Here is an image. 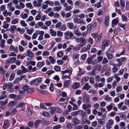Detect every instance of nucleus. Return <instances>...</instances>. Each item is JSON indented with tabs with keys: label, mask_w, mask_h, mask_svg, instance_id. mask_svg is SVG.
I'll return each instance as SVG.
<instances>
[{
	"label": "nucleus",
	"mask_w": 129,
	"mask_h": 129,
	"mask_svg": "<svg viewBox=\"0 0 129 129\" xmlns=\"http://www.w3.org/2000/svg\"><path fill=\"white\" fill-rule=\"evenodd\" d=\"M75 41L77 42H81L79 44V46L82 47L86 44L87 42L86 40L84 38L80 37L79 38H76Z\"/></svg>",
	"instance_id": "nucleus-1"
},
{
	"label": "nucleus",
	"mask_w": 129,
	"mask_h": 129,
	"mask_svg": "<svg viewBox=\"0 0 129 129\" xmlns=\"http://www.w3.org/2000/svg\"><path fill=\"white\" fill-rule=\"evenodd\" d=\"M64 35L65 36V39L67 40L73 39L76 38V37L74 36L73 33L70 31H66L64 33Z\"/></svg>",
	"instance_id": "nucleus-2"
},
{
	"label": "nucleus",
	"mask_w": 129,
	"mask_h": 129,
	"mask_svg": "<svg viewBox=\"0 0 129 129\" xmlns=\"http://www.w3.org/2000/svg\"><path fill=\"white\" fill-rule=\"evenodd\" d=\"M109 41L107 40H103L102 42L101 48L102 50L103 51L105 49L106 47H107L109 45Z\"/></svg>",
	"instance_id": "nucleus-3"
},
{
	"label": "nucleus",
	"mask_w": 129,
	"mask_h": 129,
	"mask_svg": "<svg viewBox=\"0 0 129 129\" xmlns=\"http://www.w3.org/2000/svg\"><path fill=\"white\" fill-rule=\"evenodd\" d=\"M41 81V78H39L37 79L31 81L30 82L29 84L30 85H37L38 84V83H40Z\"/></svg>",
	"instance_id": "nucleus-4"
},
{
	"label": "nucleus",
	"mask_w": 129,
	"mask_h": 129,
	"mask_svg": "<svg viewBox=\"0 0 129 129\" xmlns=\"http://www.w3.org/2000/svg\"><path fill=\"white\" fill-rule=\"evenodd\" d=\"M24 54L25 55L28 56L30 58L29 59L27 58L28 59H31L34 56V53L29 49L27 50L26 51V52L24 53Z\"/></svg>",
	"instance_id": "nucleus-5"
},
{
	"label": "nucleus",
	"mask_w": 129,
	"mask_h": 129,
	"mask_svg": "<svg viewBox=\"0 0 129 129\" xmlns=\"http://www.w3.org/2000/svg\"><path fill=\"white\" fill-rule=\"evenodd\" d=\"M83 101L85 103H89L90 102L89 96L86 93H84L83 96Z\"/></svg>",
	"instance_id": "nucleus-6"
},
{
	"label": "nucleus",
	"mask_w": 129,
	"mask_h": 129,
	"mask_svg": "<svg viewBox=\"0 0 129 129\" xmlns=\"http://www.w3.org/2000/svg\"><path fill=\"white\" fill-rule=\"evenodd\" d=\"M10 125L9 121L8 120L5 119L4 120V122L3 126L4 129H7L9 127Z\"/></svg>",
	"instance_id": "nucleus-7"
},
{
	"label": "nucleus",
	"mask_w": 129,
	"mask_h": 129,
	"mask_svg": "<svg viewBox=\"0 0 129 129\" xmlns=\"http://www.w3.org/2000/svg\"><path fill=\"white\" fill-rule=\"evenodd\" d=\"M63 5L65 7V11H70L73 8V6H68V4L66 2L64 3Z\"/></svg>",
	"instance_id": "nucleus-8"
},
{
	"label": "nucleus",
	"mask_w": 129,
	"mask_h": 129,
	"mask_svg": "<svg viewBox=\"0 0 129 129\" xmlns=\"http://www.w3.org/2000/svg\"><path fill=\"white\" fill-rule=\"evenodd\" d=\"M67 25L70 29H75L76 28L77 26L76 25H74L72 22H68L67 23Z\"/></svg>",
	"instance_id": "nucleus-9"
},
{
	"label": "nucleus",
	"mask_w": 129,
	"mask_h": 129,
	"mask_svg": "<svg viewBox=\"0 0 129 129\" xmlns=\"http://www.w3.org/2000/svg\"><path fill=\"white\" fill-rule=\"evenodd\" d=\"M7 8L11 11L13 12L15 10V8L14 7L12 6V4L11 2L8 3L7 4Z\"/></svg>",
	"instance_id": "nucleus-10"
},
{
	"label": "nucleus",
	"mask_w": 129,
	"mask_h": 129,
	"mask_svg": "<svg viewBox=\"0 0 129 129\" xmlns=\"http://www.w3.org/2000/svg\"><path fill=\"white\" fill-rule=\"evenodd\" d=\"M72 120L74 125L75 126L77 125L80 122V120L78 119L75 117H73L72 119Z\"/></svg>",
	"instance_id": "nucleus-11"
},
{
	"label": "nucleus",
	"mask_w": 129,
	"mask_h": 129,
	"mask_svg": "<svg viewBox=\"0 0 129 129\" xmlns=\"http://www.w3.org/2000/svg\"><path fill=\"white\" fill-rule=\"evenodd\" d=\"M5 84L7 85V88L9 89V91H12L13 90V88L12 87L13 85L12 83L10 82L8 84L5 83Z\"/></svg>",
	"instance_id": "nucleus-12"
},
{
	"label": "nucleus",
	"mask_w": 129,
	"mask_h": 129,
	"mask_svg": "<svg viewBox=\"0 0 129 129\" xmlns=\"http://www.w3.org/2000/svg\"><path fill=\"white\" fill-rule=\"evenodd\" d=\"M72 69L71 68L68 69H66L64 71H62L61 72L63 75L66 73H69V75H71L72 73Z\"/></svg>",
	"instance_id": "nucleus-13"
},
{
	"label": "nucleus",
	"mask_w": 129,
	"mask_h": 129,
	"mask_svg": "<svg viewBox=\"0 0 129 129\" xmlns=\"http://www.w3.org/2000/svg\"><path fill=\"white\" fill-rule=\"evenodd\" d=\"M79 83L76 82L74 83L72 86V87L73 89H76L78 88L80 86Z\"/></svg>",
	"instance_id": "nucleus-14"
},
{
	"label": "nucleus",
	"mask_w": 129,
	"mask_h": 129,
	"mask_svg": "<svg viewBox=\"0 0 129 129\" xmlns=\"http://www.w3.org/2000/svg\"><path fill=\"white\" fill-rule=\"evenodd\" d=\"M109 16H106L105 19V24L106 26H108L109 24Z\"/></svg>",
	"instance_id": "nucleus-15"
},
{
	"label": "nucleus",
	"mask_w": 129,
	"mask_h": 129,
	"mask_svg": "<svg viewBox=\"0 0 129 129\" xmlns=\"http://www.w3.org/2000/svg\"><path fill=\"white\" fill-rule=\"evenodd\" d=\"M16 60V58L15 57H12L9 60H7L6 61H8L9 63L10 64V63L12 64L15 62Z\"/></svg>",
	"instance_id": "nucleus-16"
},
{
	"label": "nucleus",
	"mask_w": 129,
	"mask_h": 129,
	"mask_svg": "<svg viewBox=\"0 0 129 129\" xmlns=\"http://www.w3.org/2000/svg\"><path fill=\"white\" fill-rule=\"evenodd\" d=\"M72 17L74 22L75 23L78 22L79 19L78 15H73Z\"/></svg>",
	"instance_id": "nucleus-17"
},
{
	"label": "nucleus",
	"mask_w": 129,
	"mask_h": 129,
	"mask_svg": "<svg viewBox=\"0 0 129 129\" xmlns=\"http://www.w3.org/2000/svg\"><path fill=\"white\" fill-rule=\"evenodd\" d=\"M11 12H8L7 10H5L3 12V14L5 17H6L7 16H11Z\"/></svg>",
	"instance_id": "nucleus-18"
},
{
	"label": "nucleus",
	"mask_w": 129,
	"mask_h": 129,
	"mask_svg": "<svg viewBox=\"0 0 129 129\" xmlns=\"http://www.w3.org/2000/svg\"><path fill=\"white\" fill-rule=\"evenodd\" d=\"M91 87L89 85L88 83H86L82 87L83 89H85L88 90Z\"/></svg>",
	"instance_id": "nucleus-19"
},
{
	"label": "nucleus",
	"mask_w": 129,
	"mask_h": 129,
	"mask_svg": "<svg viewBox=\"0 0 129 129\" xmlns=\"http://www.w3.org/2000/svg\"><path fill=\"white\" fill-rule=\"evenodd\" d=\"M8 99H7L5 100V101H0V105L2 106H4L6 105L8 102Z\"/></svg>",
	"instance_id": "nucleus-20"
},
{
	"label": "nucleus",
	"mask_w": 129,
	"mask_h": 129,
	"mask_svg": "<svg viewBox=\"0 0 129 129\" xmlns=\"http://www.w3.org/2000/svg\"><path fill=\"white\" fill-rule=\"evenodd\" d=\"M118 20L117 18L113 20L112 22V27H113L114 25H117L118 24Z\"/></svg>",
	"instance_id": "nucleus-21"
},
{
	"label": "nucleus",
	"mask_w": 129,
	"mask_h": 129,
	"mask_svg": "<svg viewBox=\"0 0 129 129\" xmlns=\"http://www.w3.org/2000/svg\"><path fill=\"white\" fill-rule=\"evenodd\" d=\"M103 37V35L102 33H100L97 36V39L96 41V42L97 43H99L101 40V38Z\"/></svg>",
	"instance_id": "nucleus-22"
},
{
	"label": "nucleus",
	"mask_w": 129,
	"mask_h": 129,
	"mask_svg": "<svg viewBox=\"0 0 129 129\" xmlns=\"http://www.w3.org/2000/svg\"><path fill=\"white\" fill-rule=\"evenodd\" d=\"M45 63L44 61L42 62H39L37 63V66L38 67L41 68L45 65Z\"/></svg>",
	"instance_id": "nucleus-23"
},
{
	"label": "nucleus",
	"mask_w": 129,
	"mask_h": 129,
	"mask_svg": "<svg viewBox=\"0 0 129 129\" xmlns=\"http://www.w3.org/2000/svg\"><path fill=\"white\" fill-rule=\"evenodd\" d=\"M26 114L28 116H30L32 115V111L29 107H28L26 111Z\"/></svg>",
	"instance_id": "nucleus-24"
},
{
	"label": "nucleus",
	"mask_w": 129,
	"mask_h": 129,
	"mask_svg": "<svg viewBox=\"0 0 129 129\" xmlns=\"http://www.w3.org/2000/svg\"><path fill=\"white\" fill-rule=\"evenodd\" d=\"M14 102L13 101H12L9 102L7 105V106L8 107V108L10 109H12L14 106Z\"/></svg>",
	"instance_id": "nucleus-25"
},
{
	"label": "nucleus",
	"mask_w": 129,
	"mask_h": 129,
	"mask_svg": "<svg viewBox=\"0 0 129 129\" xmlns=\"http://www.w3.org/2000/svg\"><path fill=\"white\" fill-rule=\"evenodd\" d=\"M62 7L60 6H58L55 7H54L53 10L54 11L58 12L61 9Z\"/></svg>",
	"instance_id": "nucleus-26"
},
{
	"label": "nucleus",
	"mask_w": 129,
	"mask_h": 129,
	"mask_svg": "<svg viewBox=\"0 0 129 129\" xmlns=\"http://www.w3.org/2000/svg\"><path fill=\"white\" fill-rule=\"evenodd\" d=\"M106 55L109 60L112 59L113 57V55L110 53L106 52Z\"/></svg>",
	"instance_id": "nucleus-27"
},
{
	"label": "nucleus",
	"mask_w": 129,
	"mask_h": 129,
	"mask_svg": "<svg viewBox=\"0 0 129 129\" xmlns=\"http://www.w3.org/2000/svg\"><path fill=\"white\" fill-rule=\"evenodd\" d=\"M5 42V40L4 39L1 40L0 41V46L2 48L4 47Z\"/></svg>",
	"instance_id": "nucleus-28"
},
{
	"label": "nucleus",
	"mask_w": 129,
	"mask_h": 129,
	"mask_svg": "<svg viewBox=\"0 0 129 129\" xmlns=\"http://www.w3.org/2000/svg\"><path fill=\"white\" fill-rule=\"evenodd\" d=\"M25 76L24 75H21L18 78V79H16L15 80V81L16 82L18 83L19 82V81H21L22 80V79L25 77Z\"/></svg>",
	"instance_id": "nucleus-29"
},
{
	"label": "nucleus",
	"mask_w": 129,
	"mask_h": 129,
	"mask_svg": "<svg viewBox=\"0 0 129 129\" xmlns=\"http://www.w3.org/2000/svg\"><path fill=\"white\" fill-rule=\"evenodd\" d=\"M97 120L98 122L100 124L103 125L104 124L105 121L104 120V119H98Z\"/></svg>",
	"instance_id": "nucleus-30"
},
{
	"label": "nucleus",
	"mask_w": 129,
	"mask_h": 129,
	"mask_svg": "<svg viewBox=\"0 0 129 129\" xmlns=\"http://www.w3.org/2000/svg\"><path fill=\"white\" fill-rule=\"evenodd\" d=\"M28 16V14L26 13H24L23 14V13H22L20 15V17L23 19L27 18Z\"/></svg>",
	"instance_id": "nucleus-31"
},
{
	"label": "nucleus",
	"mask_w": 129,
	"mask_h": 129,
	"mask_svg": "<svg viewBox=\"0 0 129 129\" xmlns=\"http://www.w3.org/2000/svg\"><path fill=\"white\" fill-rule=\"evenodd\" d=\"M49 31L51 35L53 36H55L56 35V31H54L52 29L49 30Z\"/></svg>",
	"instance_id": "nucleus-32"
},
{
	"label": "nucleus",
	"mask_w": 129,
	"mask_h": 129,
	"mask_svg": "<svg viewBox=\"0 0 129 129\" xmlns=\"http://www.w3.org/2000/svg\"><path fill=\"white\" fill-rule=\"evenodd\" d=\"M48 58L52 64H53L55 62V60L51 56H49Z\"/></svg>",
	"instance_id": "nucleus-33"
},
{
	"label": "nucleus",
	"mask_w": 129,
	"mask_h": 129,
	"mask_svg": "<svg viewBox=\"0 0 129 129\" xmlns=\"http://www.w3.org/2000/svg\"><path fill=\"white\" fill-rule=\"evenodd\" d=\"M35 89L33 88H28L27 91V93H31L34 92Z\"/></svg>",
	"instance_id": "nucleus-34"
},
{
	"label": "nucleus",
	"mask_w": 129,
	"mask_h": 129,
	"mask_svg": "<svg viewBox=\"0 0 129 129\" xmlns=\"http://www.w3.org/2000/svg\"><path fill=\"white\" fill-rule=\"evenodd\" d=\"M92 58L91 57L87 58L86 60V63L88 64H92Z\"/></svg>",
	"instance_id": "nucleus-35"
},
{
	"label": "nucleus",
	"mask_w": 129,
	"mask_h": 129,
	"mask_svg": "<svg viewBox=\"0 0 129 129\" xmlns=\"http://www.w3.org/2000/svg\"><path fill=\"white\" fill-rule=\"evenodd\" d=\"M114 106V104L111 103L110 105L106 107V108L108 111H110L112 108L113 106Z\"/></svg>",
	"instance_id": "nucleus-36"
},
{
	"label": "nucleus",
	"mask_w": 129,
	"mask_h": 129,
	"mask_svg": "<svg viewBox=\"0 0 129 129\" xmlns=\"http://www.w3.org/2000/svg\"><path fill=\"white\" fill-rule=\"evenodd\" d=\"M73 33L75 35L78 36H80L81 35V34L77 30H75L74 31Z\"/></svg>",
	"instance_id": "nucleus-37"
},
{
	"label": "nucleus",
	"mask_w": 129,
	"mask_h": 129,
	"mask_svg": "<svg viewBox=\"0 0 129 129\" xmlns=\"http://www.w3.org/2000/svg\"><path fill=\"white\" fill-rule=\"evenodd\" d=\"M105 100L107 101L110 102L112 100L111 98L108 95H106L104 97Z\"/></svg>",
	"instance_id": "nucleus-38"
},
{
	"label": "nucleus",
	"mask_w": 129,
	"mask_h": 129,
	"mask_svg": "<svg viewBox=\"0 0 129 129\" xmlns=\"http://www.w3.org/2000/svg\"><path fill=\"white\" fill-rule=\"evenodd\" d=\"M79 73L77 74L78 76H81L84 74V72L83 71L81 68H79Z\"/></svg>",
	"instance_id": "nucleus-39"
},
{
	"label": "nucleus",
	"mask_w": 129,
	"mask_h": 129,
	"mask_svg": "<svg viewBox=\"0 0 129 129\" xmlns=\"http://www.w3.org/2000/svg\"><path fill=\"white\" fill-rule=\"evenodd\" d=\"M123 51H122L120 54L117 53L116 54V56L117 57H119L121 55H124L125 52V49L123 48Z\"/></svg>",
	"instance_id": "nucleus-40"
},
{
	"label": "nucleus",
	"mask_w": 129,
	"mask_h": 129,
	"mask_svg": "<svg viewBox=\"0 0 129 129\" xmlns=\"http://www.w3.org/2000/svg\"><path fill=\"white\" fill-rule=\"evenodd\" d=\"M67 28V26L65 24H63L59 28V29L62 31L65 30Z\"/></svg>",
	"instance_id": "nucleus-41"
},
{
	"label": "nucleus",
	"mask_w": 129,
	"mask_h": 129,
	"mask_svg": "<svg viewBox=\"0 0 129 129\" xmlns=\"http://www.w3.org/2000/svg\"><path fill=\"white\" fill-rule=\"evenodd\" d=\"M50 108L51 109L50 110V113L52 114H54L56 110V108L55 107H50Z\"/></svg>",
	"instance_id": "nucleus-42"
},
{
	"label": "nucleus",
	"mask_w": 129,
	"mask_h": 129,
	"mask_svg": "<svg viewBox=\"0 0 129 129\" xmlns=\"http://www.w3.org/2000/svg\"><path fill=\"white\" fill-rule=\"evenodd\" d=\"M40 120L39 119H38L35 122L34 127L35 128H37L38 126V124L41 122Z\"/></svg>",
	"instance_id": "nucleus-43"
},
{
	"label": "nucleus",
	"mask_w": 129,
	"mask_h": 129,
	"mask_svg": "<svg viewBox=\"0 0 129 129\" xmlns=\"http://www.w3.org/2000/svg\"><path fill=\"white\" fill-rule=\"evenodd\" d=\"M114 77L116 79V81L117 82H118L120 80V78L119 77L118 74H115L114 75Z\"/></svg>",
	"instance_id": "nucleus-44"
},
{
	"label": "nucleus",
	"mask_w": 129,
	"mask_h": 129,
	"mask_svg": "<svg viewBox=\"0 0 129 129\" xmlns=\"http://www.w3.org/2000/svg\"><path fill=\"white\" fill-rule=\"evenodd\" d=\"M54 69L56 71L58 72L60 70L61 68L59 66L56 65L54 67Z\"/></svg>",
	"instance_id": "nucleus-45"
},
{
	"label": "nucleus",
	"mask_w": 129,
	"mask_h": 129,
	"mask_svg": "<svg viewBox=\"0 0 129 129\" xmlns=\"http://www.w3.org/2000/svg\"><path fill=\"white\" fill-rule=\"evenodd\" d=\"M122 90V87L120 85H119L116 88V91L117 92H119L121 91Z\"/></svg>",
	"instance_id": "nucleus-46"
},
{
	"label": "nucleus",
	"mask_w": 129,
	"mask_h": 129,
	"mask_svg": "<svg viewBox=\"0 0 129 129\" xmlns=\"http://www.w3.org/2000/svg\"><path fill=\"white\" fill-rule=\"evenodd\" d=\"M45 3L47 5L49 4V5L51 6H52L54 4V3L53 2L50 1H46Z\"/></svg>",
	"instance_id": "nucleus-47"
},
{
	"label": "nucleus",
	"mask_w": 129,
	"mask_h": 129,
	"mask_svg": "<svg viewBox=\"0 0 129 129\" xmlns=\"http://www.w3.org/2000/svg\"><path fill=\"white\" fill-rule=\"evenodd\" d=\"M63 35V33L61 31L59 30L57 31V37H61Z\"/></svg>",
	"instance_id": "nucleus-48"
},
{
	"label": "nucleus",
	"mask_w": 129,
	"mask_h": 129,
	"mask_svg": "<svg viewBox=\"0 0 129 129\" xmlns=\"http://www.w3.org/2000/svg\"><path fill=\"white\" fill-rule=\"evenodd\" d=\"M79 55L78 54H74L72 56V58L73 59H76L77 58H78Z\"/></svg>",
	"instance_id": "nucleus-49"
},
{
	"label": "nucleus",
	"mask_w": 129,
	"mask_h": 129,
	"mask_svg": "<svg viewBox=\"0 0 129 129\" xmlns=\"http://www.w3.org/2000/svg\"><path fill=\"white\" fill-rule=\"evenodd\" d=\"M20 23L21 25L23 27H26L27 26V24L26 23L25 21L23 20H21L20 22Z\"/></svg>",
	"instance_id": "nucleus-50"
},
{
	"label": "nucleus",
	"mask_w": 129,
	"mask_h": 129,
	"mask_svg": "<svg viewBox=\"0 0 129 129\" xmlns=\"http://www.w3.org/2000/svg\"><path fill=\"white\" fill-rule=\"evenodd\" d=\"M92 25L91 24H89L87 26V31L89 32L91 29Z\"/></svg>",
	"instance_id": "nucleus-51"
},
{
	"label": "nucleus",
	"mask_w": 129,
	"mask_h": 129,
	"mask_svg": "<svg viewBox=\"0 0 129 129\" xmlns=\"http://www.w3.org/2000/svg\"><path fill=\"white\" fill-rule=\"evenodd\" d=\"M79 111H74L72 112L71 114V115L73 116H76L79 113Z\"/></svg>",
	"instance_id": "nucleus-52"
},
{
	"label": "nucleus",
	"mask_w": 129,
	"mask_h": 129,
	"mask_svg": "<svg viewBox=\"0 0 129 129\" xmlns=\"http://www.w3.org/2000/svg\"><path fill=\"white\" fill-rule=\"evenodd\" d=\"M88 51L86 48V47H83L80 50L81 53H83L87 51Z\"/></svg>",
	"instance_id": "nucleus-53"
},
{
	"label": "nucleus",
	"mask_w": 129,
	"mask_h": 129,
	"mask_svg": "<svg viewBox=\"0 0 129 129\" xmlns=\"http://www.w3.org/2000/svg\"><path fill=\"white\" fill-rule=\"evenodd\" d=\"M95 67L97 69V71L99 72L101 70V69L102 67L99 64H98L96 65L95 66Z\"/></svg>",
	"instance_id": "nucleus-54"
},
{
	"label": "nucleus",
	"mask_w": 129,
	"mask_h": 129,
	"mask_svg": "<svg viewBox=\"0 0 129 129\" xmlns=\"http://www.w3.org/2000/svg\"><path fill=\"white\" fill-rule=\"evenodd\" d=\"M17 109L15 108H14L13 110L11 111L10 113L11 115H14L17 112Z\"/></svg>",
	"instance_id": "nucleus-55"
},
{
	"label": "nucleus",
	"mask_w": 129,
	"mask_h": 129,
	"mask_svg": "<svg viewBox=\"0 0 129 129\" xmlns=\"http://www.w3.org/2000/svg\"><path fill=\"white\" fill-rule=\"evenodd\" d=\"M87 56V54L85 53L82 54L81 56V58L82 60H84L86 59Z\"/></svg>",
	"instance_id": "nucleus-56"
},
{
	"label": "nucleus",
	"mask_w": 129,
	"mask_h": 129,
	"mask_svg": "<svg viewBox=\"0 0 129 129\" xmlns=\"http://www.w3.org/2000/svg\"><path fill=\"white\" fill-rule=\"evenodd\" d=\"M23 36L25 39L27 40H29L31 39V37L26 35V34H24L23 35Z\"/></svg>",
	"instance_id": "nucleus-57"
},
{
	"label": "nucleus",
	"mask_w": 129,
	"mask_h": 129,
	"mask_svg": "<svg viewBox=\"0 0 129 129\" xmlns=\"http://www.w3.org/2000/svg\"><path fill=\"white\" fill-rule=\"evenodd\" d=\"M88 74L90 76H94L95 75V71L93 70H92L91 72L88 73Z\"/></svg>",
	"instance_id": "nucleus-58"
},
{
	"label": "nucleus",
	"mask_w": 129,
	"mask_h": 129,
	"mask_svg": "<svg viewBox=\"0 0 129 129\" xmlns=\"http://www.w3.org/2000/svg\"><path fill=\"white\" fill-rule=\"evenodd\" d=\"M9 96L12 99H15L17 97V95L14 94H11L9 95Z\"/></svg>",
	"instance_id": "nucleus-59"
},
{
	"label": "nucleus",
	"mask_w": 129,
	"mask_h": 129,
	"mask_svg": "<svg viewBox=\"0 0 129 129\" xmlns=\"http://www.w3.org/2000/svg\"><path fill=\"white\" fill-rule=\"evenodd\" d=\"M33 6L35 7H39L40 6V5L37 3V1H34L33 2Z\"/></svg>",
	"instance_id": "nucleus-60"
},
{
	"label": "nucleus",
	"mask_w": 129,
	"mask_h": 129,
	"mask_svg": "<svg viewBox=\"0 0 129 129\" xmlns=\"http://www.w3.org/2000/svg\"><path fill=\"white\" fill-rule=\"evenodd\" d=\"M18 19L15 18L14 20H12L11 22V23L12 24H15L18 22Z\"/></svg>",
	"instance_id": "nucleus-61"
},
{
	"label": "nucleus",
	"mask_w": 129,
	"mask_h": 129,
	"mask_svg": "<svg viewBox=\"0 0 129 129\" xmlns=\"http://www.w3.org/2000/svg\"><path fill=\"white\" fill-rule=\"evenodd\" d=\"M61 24L62 23L61 22H58L56 24L55 26V28H59V29Z\"/></svg>",
	"instance_id": "nucleus-62"
},
{
	"label": "nucleus",
	"mask_w": 129,
	"mask_h": 129,
	"mask_svg": "<svg viewBox=\"0 0 129 129\" xmlns=\"http://www.w3.org/2000/svg\"><path fill=\"white\" fill-rule=\"evenodd\" d=\"M3 24V27L4 28H8L9 26L8 24L6 23V22L5 21L4 22Z\"/></svg>",
	"instance_id": "nucleus-63"
},
{
	"label": "nucleus",
	"mask_w": 129,
	"mask_h": 129,
	"mask_svg": "<svg viewBox=\"0 0 129 129\" xmlns=\"http://www.w3.org/2000/svg\"><path fill=\"white\" fill-rule=\"evenodd\" d=\"M21 69L22 70V71L23 73H25L28 71L27 69L25 68L23 66H21Z\"/></svg>",
	"instance_id": "nucleus-64"
}]
</instances>
